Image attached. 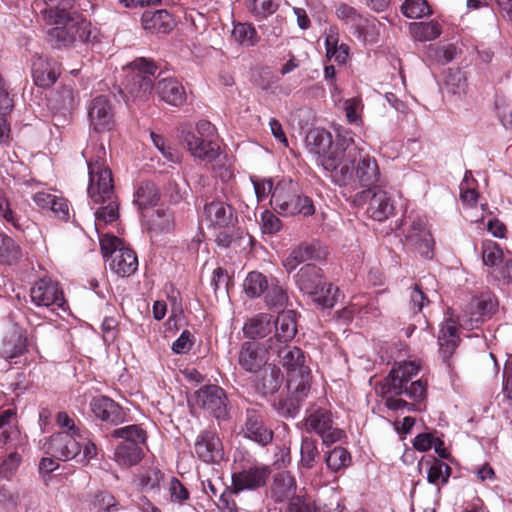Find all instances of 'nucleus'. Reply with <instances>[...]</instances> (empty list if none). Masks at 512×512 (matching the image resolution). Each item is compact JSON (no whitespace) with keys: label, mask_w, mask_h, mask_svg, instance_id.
<instances>
[{"label":"nucleus","mask_w":512,"mask_h":512,"mask_svg":"<svg viewBox=\"0 0 512 512\" xmlns=\"http://www.w3.org/2000/svg\"><path fill=\"white\" fill-rule=\"evenodd\" d=\"M382 174L377 159L359 147L354 139L344 153L341 164L331 175V182L349 191H357L353 203L363 204L372 190L381 183Z\"/></svg>","instance_id":"obj_1"},{"label":"nucleus","mask_w":512,"mask_h":512,"mask_svg":"<svg viewBox=\"0 0 512 512\" xmlns=\"http://www.w3.org/2000/svg\"><path fill=\"white\" fill-rule=\"evenodd\" d=\"M88 157L89 173L88 196L94 205L95 229L99 231L103 226L119 218V202L114 191L111 170L105 165L106 150L103 144H96L83 152Z\"/></svg>","instance_id":"obj_2"},{"label":"nucleus","mask_w":512,"mask_h":512,"mask_svg":"<svg viewBox=\"0 0 512 512\" xmlns=\"http://www.w3.org/2000/svg\"><path fill=\"white\" fill-rule=\"evenodd\" d=\"M282 364L288 396L275 399L272 407L279 416L294 419L311 391V370L306 365L305 354H284Z\"/></svg>","instance_id":"obj_3"},{"label":"nucleus","mask_w":512,"mask_h":512,"mask_svg":"<svg viewBox=\"0 0 512 512\" xmlns=\"http://www.w3.org/2000/svg\"><path fill=\"white\" fill-rule=\"evenodd\" d=\"M353 140L351 132L338 133L333 142L329 132L310 130L306 136V148L316 165L323 169L324 175L331 178L341 159Z\"/></svg>","instance_id":"obj_4"},{"label":"nucleus","mask_w":512,"mask_h":512,"mask_svg":"<svg viewBox=\"0 0 512 512\" xmlns=\"http://www.w3.org/2000/svg\"><path fill=\"white\" fill-rule=\"evenodd\" d=\"M54 27L48 31L47 39L56 49L76 48L81 44H93L99 39V30L80 14L74 13L63 17L62 21L56 19L51 23Z\"/></svg>","instance_id":"obj_5"},{"label":"nucleus","mask_w":512,"mask_h":512,"mask_svg":"<svg viewBox=\"0 0 512 512\" xmlns=\"http://www.w3.org/2000/svg\"><path fill=\"white\" fill-rule=\"evenodd\" d=\"M44 448L47 454L58 460L76 459L81 464L88 463L98 454V448L90 436L78 437L65 432L52 434Z\"/></svg>","instance_id":"obj_6"},{"label":"nucleus","mask_w":512,"mask_h":512,"mask_svg":"<svg viewBox=\"0 0 512 512\" xmlns=\"http://www.w3.org/2000/svg\"><path fill=\"white\" fill-rule=\"evenodd\" d=\"M419 370L420 365L416 361L397 362L386 378L388 392L395 395H406L415 401L424 399L427 394L426 381L421 379L412 381Z\"/></svg>","instance_id":"obj_7"},{"label":"nucleus","mask_w":512,"mask_h":512,"mask_svg":"<svg viewBox=\"0 0 512 512\" xmlns=\"http://www.w3.org/2000/svg\"><path fill=\"white\" fill-rule=\"evenodd\" d=\"M270 203L275 211L285 216H311L315 212L312 200L300 194L292 180H282L276 184Z\"/></svg>","instance_id":"obj_8"},{"label":"nucleus","mask_w":512,"mask_h":512,"mask_svg":"<svg viewBox=\"0 0 512 512\" xmlns=\"http://www.w3.org/2000/svg\"><path fill=\"white\" fill-rule=\"evenodd\" d=\"M335 15L359 41L365 44L378 41L381 23L375 17L363 14L344 2L336 5Z\"/></svg>","instance_id":"obj_9"},{"label":"nucleus","mask_w":512,"mask_h":512,"mask_svg":"<svg viewBox=\"0 0 512 512\" xmlns=\"http://www.w3.org/2000/svg\"><path fill=\"white\" fill-rule=\"evenodd\" d=\"M270 473L268 466L252 457L235 458L234 471L231 475L234 491L257 490L265 486Z\"/></svg>","instance_id":"obj_10"},{"label":"nucleus","mask_w":512,"mask_h":512,"mask_svg":"<svg viewBox=\"0 0 512 512\" xmlns=\"http://www.w3.org/2000/svg\"><path fill=\"white\" fill-rule=\"evenodd\" d=\"M304 427L307 433H315L321 438L322 444L329 447L346 438L343 429L334 423L331 410L323 407H312L306 411Z\"/></svg>","instance_id":"obj_11"},{"label":"nucleus","mask_w":512,"mask_h":512,"mask_svg":"<svg viewBox=\"0 0 512 512\" xmlns=\"http://www.w3.org/2000/svg\"><path fill=\"white\" fill-rule=\"evenodd\" d=\"M196 405L218 422L229 419L228 397L226 391L215 384H206L195 392Z\"/></svg>","instance_id":"obj_12"},{"label":"nucleus","mask_w":512,"mask_h":512,"mask_svg":"<svg viewBox=\"0 0 512 512\" xmlns=\"http://www.w3.org/2000/svg\"><path fill=\"white\" fill-rule=\"evenodd\" d=\"M499 309V301L494 293L485 291L472 298L469 314L461 319L460 326L471 330L478 328L483 322L491 319Z\"/></svg>","instance_id":"obj_13"},{"label":"nucleus","mask_w":512,"mask_h":512,"mask_svg":"<svg viewBox=\"0 0 512 512\" xmlns=\"http://www.w3.org/2000/svg\"><path fill=\"white\" fill-rule=\"evenodd\" d=\"M297 333L296 313L286 310L279 313L275 321V334L267 340L265 352H284Z\"/></svg>","instance_id":"obj_14"},{"label":"nucleus","mask_w":512,"mask_h":512,"mask_svg":"<svg viewBox=\"0 0 512 512\" xmlns=\"http://www.w3.org/2000/svg\"><path fill=\"white\" fill-rule=\"evenodd\" d=\"M30 300L36 307L61 308L65 304L62 288L50 277L36 280L30 288Z\"/></svg>","instance_id":"obj_15"},{"label":"nucleus","mask_w":512,"mask_h":512,"mask_svg":"<svg viewBox=\"0 0 512 512\" xmlns=\"http://www.w3.org/2000/svg\"><path fill=\"white\" fill-rule=\"evenodd\" d=\"M129 67L137 71L127 85L129 93L137 98L145 99L153 89L151 76L156 72L157 66L152 60L140 57L132 61Z\"/></svg>","instance_id":"obj_16"},{"label":"nucleus","mask_w":512,"mask_h":512,"mask_svg":"<svg viewBox=\"0 0 512 512\" xmlns=\"http://www.w3.org/2000/svg\"><path fill=\"white\" fill-rule=\"evenodd\" d=\"M405 244L417 251L422 257H433L434 240L427 229L426 220L420 216L411 219L409 226L404 231Z\"/></svg>","instance_id":"obj_17"},{"label":"nucleus","mask_w":512,"mask_h":512,"mask_svg":"<svg viewBox=\"0 0 512 512\" xmlns=\"http://www.w3.org/2000/svg\"><path fill=\"white\" fill-rule=\"evenodd\" d=\"M240 435L261 447L269 445L274 437L273 431L264 422L263 414L254 408L246 409Z\"/></svg>","instance_id":"obj_18"},{"label":"nucleus","mask_w":512,"mask_h":512,"mask_svg":"<svg viewBox=\"0 0 512 512\" xmlns=\"http://www.w3.org/2000/svg\"><path fill=\"white\" fill-rule=\"evenodd\" d=\"M196 457L206 464H217L224 459L223 444L215 431L203 430L195 440Z\"/></svg>","instance_id":"obj_19"},{"label":"nucleus","mask_w":512,"mask_h":512,"mask_svg":"<svg viewBox=\"0 0 512 512\" xmlns=\"http://www.w3.org/2000/svg\"><path fill=\"white\" fill-rule=\"evenodd\" d=\"M90 128L101 133L110 131L115 124L112 104L107 96L100 95L87 106Z\"/></svg>","instance_id":"obj_20"},{"label":"nucleus","mask_w":512,"mask_h":512,"mask_svg":"<svg viewBox=\"0 0 512 512\" xmlns=\"http://www.w3.org/2000/svg\"><path fill=\"white\" fill-rule=\"evenodd\" d=\"M203 215L211 227L218 229H229L234 227L238 221L235 209L221 200L206 203Z\"/></svg>","instance_id":"obj_21"},{"label":"nucleus","mask_w":512,"mask_h":512,"mask_svg":"<svg viewBox=\"0 0 512 512\" xmlns=\"http://www.w3.org/2000/svg\"><path fill=\"white\" fill-rule=\"evenodd\" d=\"M94 417L110 425H120L126 421L124 409L108 396L94 397L90 402Z\"/></svg>","instance_id":"obj_22"},{"label":"nucleus","mask_w":512,"mask_h":512,"mask_svg":"<svg viewBox=\"0 0 512 512\" xmlns=\"http://www.w3.org/2000/svg\"><path fill=\"white\" fill-rule=\"evenodd\" d=\"M61 74L60 63L50 57L36 55L32 61V77L35 84L42 88L51 87Z\"/></svg>","instance_id":"obj_23"},{"label":"nucleus","mask_w":512,"mask_h":512,"mask_svg":"<svg viewBox=\"0 0 512 512\" xmlns=\"http://www.w3.org/2000/svg\"><path fill=\"white\" fill-rule=\"evenodd\" d=\"M35 9L46 24L55 23L56 19L62 21L63 17L77 13L73 10L74 0H36Z\"/></svg>","instance_id":"obj_24"},{"label":"nucleus","mask_w":512,"mask_h":512,"mask_svg":"<svg viewBox=\"0 0 512 512\" xmlns=\"http://www.w3.org/2000/svg\"><path fill=\"white\" fill-rule=\"evenodd\" d=\"M297 482L295 477L289 471H281L273 476L270 485V497L277 503L290 502L295 499Z\"/></svg>","instance_id":"obj_25"},{"label":"nucleus","mask_w":512,"mask_h":512,"mask_svg":"<svg viewBox=\"0 0 512 512\" xmlns=\"http://www.w3.org/2000/svg\"><path fill=\"white\" fill-rule=\"evenodd\" d=\"M367 207L368 216L378 222H383L395 214V204L392 197L384 190H372Z\"/></svg>","instance_id":"obj_26"},{"label":"nucleus","mask_w":512,"mask_h":512,"mask_svg":"<svg viewBox=\"0 0 512 512\" xmlns=\"http://www.w3.org/2000/svg\"><path fill=\"white\" fill-rule=\"evenodd\" d=\"M183 141L191 155L200 160L212 162L220 154V147L216 141L195 137V133H186Z\"/></svg>","instance_id":"obj_27"},{"label":"nucleus","mask_w":512,"mask_h":512,"mask_svg":"<svg viewBox=\"0 0 512 512\" xmlns=\"http://www.w3.org/2000/svg\"><path fill=\"white\" fill-rule=\"evenodd\" d=\"M295 283L302 293L312 296L324 283L323 272L314 264H306L295 275Z\"/></svg>","instance_id":"obj_28"},{"label":"nucleus","mask_w":512,"mask_h":512,"mask_svg":"<svg viewBox=\"0 0 512 512\" xmlns=\"http://www.w3.org/2000/svg\"><path fill=\"white\" fill-rule=\"evenodd\" d=\"M33 200L40 208L50 210L59 220L68 221L70 219L69 203L64 197L38 192L34 194Z\"/></svg>","instance_id":"obj_29"},{"label":"nucleus","mask_w":512,"mask_h":512,"mask_svg":"<svg viewBox=\"0 0 512 512\" xmlns=\"http://www.w3.org/2000/svg\"><path fill=\"white\" fill-rule=\"evenodd\" d=\"M141 23L146 31L162 34L170 32L175 25L173 16L166 10L145 11Z\"/></svg>","instance_id":"obj_30"},{"label":"nucleus","mask_w":512,"mask_h":512,"mask_svg":"<svg viewBox=\"0 0 512 512\" xmlns=\"http://www.w3.org/2000/svg\"><path fill=\"white\" fill-rule=\"evenodd\" d=\"M110 270L121 277H129L138 269V258L136 253L128 247L121 251H115L113 258L109 262Z\"/></svg>","instance_id":"obj_31"},{"label":"nucleus","mask_w":512,"mask_h":512,"mask_svg":"<svg viewBox=\"0 0 512 512\" xmlns=\"http://www.w3.org/2000/svg\"><path fill=\"white\" fill-rule=\"evenodd\" d=\"M155 89L159 97L169 105L181 106L186 101L183 85L174 78L160 79Z\"/></svg>","instance_id":"obj_32"},{"label":"nucleus","mask_w":512,"mask_h":512,"mask_svg":"<svg viewBox=\"0 0 512 512\" xmlns=\"http://www.w3.org/2000/svg\"><path fill=\"white\" fill-rule=\"evenodd\" d=\"M264 302L269 310L282 312L290 305L288 290L277 278H272L264 293Z\"/></svg>","instance_id":"obj_33"},{"label":"nucleus","mask_w":512,"mask_h":512,"mask_svg":"<svg viewBox=\"0 0 512 512\" xmlns=\"http://www.w3.org/2000/svg\"><path fill=\"white\" fill-rule=\"evenodd\" d=\"M142 218L148 231L158 234L170 231L174 226L173 214L165 209H151L142 213Z\"/></svg>","instance_id":"obj_34"},{"label":"nucleus","mask_w":512,"mask_h":512,"mask_svg":"<svg viewBox=\"0 0 512 512\" xmlns=\"http://www.w3.org/2000/svg\"><path fill=\"white\" fill-rule=\"evenodd\" d=\"M261 373V378L257 383L258 391L264 397L274 395L283 384L284 377L281 369L275 363L270 362Z\"/></svg>","instance_id":"obj_35"},{"label":"nucleus","mask_w":512,"mask_h":512,"mask_svg":"<svg viewBox=\"0 0 512 512\" xmlns=\"http://www.w3.org/2000/svg\"><path fill=\"white\" fill-rule=\"evenodd\" d=\"M160 199V193L153 182H143L134 193V204L137 205L141 214L154 207Z\"/></svg>","instance_id":"obj_36"},{"label":"nucleus","mask_w":512,"mask_h":512,"mask_svg":"<svg viewBox=\"0 0 512 512\" xmlns=\"http://www.w3.org/2000/svg\"><path fill=\"white\" fill-rule=\"evenodd\" d=\"M319 258L320 254L313 245L300 244L298 247L294 248L283 260V266L288 273H291L301 263Z\"/></svg>","instance_id":"obj_37"},{"label":"nucleus","mask_w":512,"mask_h":512,"mask_svg":"<svg viewBox=\"0 0 512 512\" xmlns=\"http://www.w3.org/2000/svg\"><path fill=\"white\" fill-rule=\"evenodd\" d=\"M460 336L458 333V326L454 319L451 317L446 318L441 324L438 343L442 352H454L458 347Z\"/></svg>","instance_id":"obj_38"},{"label":"nucleus","mask_w":512,"mask_h":512,"mask_svg":"<svg viewBox=\"0 0 512 512\" xmlns=\"http://www.w3.org/2000/svg\"><path fill=\"white\" fill-rule=\"evenodd\" d=\"M409 31L413 39L419 42H429L441 35L442 27L436 20L412 22L409 24Z\"/></svg>","instance_id":"obj_39"},{"label":"nucleus","mask_w":512,"mask_h":512,"mask_svg":"<svg viewBox=\"0 0 512 512\" xmlns=\"http://www.w3.org/2000/svg\"><path fill=\"white\" fill-rule=\"evenodd\" d=\"M425 464L428 466V483L437 486V490L440 491L439 482H441L442 485L448 483L452 472L451 467L433 456H431L429 460H426Z\"/></svg>","instance_id":"obj_40"},{"label":"nucleus","mask_w":512,"mask_h":512,"mask_svg":"<svg viewBox=\"0 0 512 512\" xmlns=\"http://www.w3.org/2000/svg\"><path fill=\"white\" fill-rule=\"evenodd\" d=\"M271 320L272 316L268 313L256 314L245 322L244 335L250 339L265 337L270 332Z\"/></svg>","instance_id":"obj_41"},{"label":"nucleus","mask_w":512,"mask_h":512,"mask_svg":"<svg viewBox=\"0 0 512 512\" xmlns=\"http://www.w3.org/2000/svg\"><path fill=\"white\" fill-rule=\"evenodd\" d=\"M16 417L15 408H8L0 412V446L18 438L20 432L16 426Z\"/></svg>","instance_id":"obj_42"},{"label":"nucleus","mask_w":512,"mask_h":512,"mask_svg":"<svg viewBox=\"0 0 512 512\" xmlns=\"http://www.w3.org/2000/svg\"><path fill=\"white\" fill-rule=\"evenodd\" d=\"M320 458L318 441L311 436H303L300 445V465L306 470L314 468Z\"/></svg>","instance_id":"obj_43"},{"label":"nucleus","mask_w":512,"mask_h":512,"mask_svg":"<svg viewBox=\"0 0 512 512\" xmlns=\"http://www.w3.org/2000/svg\"><path fill=\"white\" fill-rule=\"evenodd\" d=\"M339 37L336 28L330 27L326 32L325 48L327 57L338 63H344L348 57L349 47L345 44L338 45Z\"/></svg>","instance_id":"obj_44"},{"label":"nucleus","mask_w":512,"mask_h":512,"mask_svg":"<svg viewBox=\"0 0 512 512\" xmlns=\"http://www.w3.org/2000/svg\"><path fill=\"white\" fill-rule=\"evenodd\" d=\"M141 444L142 443L121 442L115 450L117 461L125 466L138 464L143 455Z\"/></svg>","instance_id":"obj_45"},{"label":"nucleus","mask_w":512,"mask_h":512,"mask_svg":"<svg viewBox=\"0 0 512 512\" xmlns=\"http://www.w3.org/2000/svg\"><path fill=\"white\" fill-rule=\"evenodd\" d=\"M324 461L331 472H339L351 465L352 457L346 448L336 446L325 453Z\"/></svg>","instance_id":"obj_46"},{"label":"nucleus","mask_w":512,"mask_h":512,"mask_svg":"<svg viewBox=\"0 0 512 512\" xmlns=\"http://www.w3.org/2000/svg\"><path fill=\"white\" fill-rule=\"evenodd\" d=\"M269 283L264 274L252 271L247 274L243 282V289L249 298H259L265 293Z\"/></svg>","instance_id":"obj_47"},{"label":"nucleus","mask_w":512,"mask_h":512,"mask_svg":"<svg viewBox=\"0 0 512 512\" xmlns=\"http://www.w3.org/2000/svg\"><path fill=\"white\" fill-rule=\"evenodd\" d=\"M231 36L235 42L244 47L255 46L259 41L258 33L250 23H235Z\"/></svg>","instance_id":"obj_48"},{"label":"nucleus","mask_w":512,"mask_h":512,"mask_svg":"<svg viewBox=\"0 0 512 512\" xmlns=\"http://www.w3.org/2000/svg\"><path fill=\"white\" fill-rule=\"evenodd\" d=\"M317 290L318 293L311 296L313 302L321 309L333 308L339 297L338 287L324 282Z\"/></svg>","instance_id":"obj_49"},{"label":"nucleus","mask_w":512,"mask_h":512,"mask_svg":"<svg viewBox=\"0 0 512 512\" xmlns=\"http://www.w3.org/2000/svg\"><path fill=\"white\" fill-rule=\"evenodd\" d=\"M4 345L9 352H29L34 347L28 342L27 335L24 330L14 327L5 337Z\"/></svg>","instance_id":"obj_50"},{"label":"nucleus","mask_w":512,"mask_h":512,"mask_svg":"<svg viewBox=\"0 0 512 512\" xmlns=\"http://www.w3.org/2000/svg\"><path fill=\"white\" fill-rule=\"evenodd\" d=\"M22 253L20 246L10 236L0 233V262L13 264L20 259Z\"/></svg>","instance_id":"obj_51"},{"label":"nucleus","mask_w":512,"mask_h":512,"mask_svg":"<svg viewBox=\"0 0 512 512\" xmlns=\"http://www.w3.org/2000/svg\"><path fill=\"white\" fill-rule=\"evenodd\" d=\"M445 85L447 91L453 95L462 96L466 94L468 88L466 73L460 69H449Z\"/></svg>","instance_id":"obj_52"},{"label":"nucleus","mask_w":512,"mask_h":512,"mask_svg":"<svg viewBox=\"0 0 512 512\" xmlns=\"http://www.w3.org/2000/svg\"><path fill=\"white\" fill-rule=\"evenodd\" d=\"M0 219L12 225L16 230L24 232L28 228L27 221H23L10 206V202L5 194L0 191Z\"/></svg>","instance_id":"obj_53"},{"label":"nucleus","mask_w":512,"mask_h":512,"mask_svg":"<svg viewBox=\"0 0 512 512\" xmlns=\"http://www.w3.org/2000/svg\"><path fill=\"white\" fill-rule=\"evenodd\" d=\"M164 476L159 468L150 467L139 476V485L146 492H159Z\"/></svg>","instance_id":"obj_54"},{"label":"nucleus","mask_w":512,"mask_h":512,"mask_svg":"<svg viewBox=\"0 0 512 512\" xmlns=\"http://www.w3.org/2000/svg\"><path fill=\"white\" fill-rule=\"evenodd\" d=\"M111 436L117 439H123V442L145 443L146 433L136 424L127 425L114 429Z\"/></svg>","instance_id":"obj_55"},{"label":"nucleus","mask_w":512,"mask_h":512,"mask_svg":"<svg viewBox=\"0 0 512 512\" xmlns=\"http://www.w3.org/2000/svg\"><path fill=\"white\" fill-rule=\"evenodd\" d=\"M268 354H239L240 366L250 373L261 372L269 363Z\"/></svg>","instance_id":"obj_56"},{"label":"nucleus","mask_w":512,"mask_h":512,"mask_svg":"<svg viewBox=\"0 0 512 512\" xmlns=\"http://www.w3.org/2000/svg\"><path fill=\"white\" fill-rule=\"evenodd\" d=\"M401 11L410 19H419L432 14L426 0H405L401 6Z\"/></svg>","instance_id":"obj_57"},{"label":"nucleus","mask_w":512,"mask_h":512,"mask_svg":"<svg viewBox=\"0 0 512 512\" xmlns=\"http://www.w3.org/2000/svg\"><path fill=\"white\" fill-rule=\"evenodd\" d=\"M482 261L487 267H495L503 259V251L500 245L491 240H485L482 243Z\"/></svg>","instance_id":"obj_58"},{"label":"nucleus","mask_w":512,"mask_h":512,"mask_svg":"<svg viewBox=\"0 0 512 512\" xmlns=\"http://www.w3.org/2000/svg\"><path fill=\"white\" fill-rule=\"evenodd\" d=\"M56 424L60 428L59 432H65L80 437L90 436L89 431L80 427L75 423V420L65 411H60L56 415Z\"/></svg>","instance_id":"obj_59"},{"label":"nucleus","mask_w":512,"mask_h":512,"mask_svg":"<svg viewBox=\"0 0 512 512\" xmlns=\"http://www.w3.org/2000/svg\"><path fill=\"white\" fill-rule=\"evenodd\" d=\"M150 137L154 146L158 149V151L168 162H180L181 156L179 152L176 149L172 148L162 135L151 132Z\"/></svg>","instance_id":"obj_60"},{"label":"nucleus","mask_w":512,"mask_h":512,"mask_svg":"<svg viewBox=\"0 0 512 512\" xmlns=\"http://www.w3.org/2000/svg\"><path fill=\"white\" fill-rule=\"evenodd\" d=\"M430 303L426 293L423 291L421 284L415 283L409 289V308L414 313L421 312L422 309Z\"/></svg>","instance_id":"obj_61"},{"label":"nucleus","mask_w":512,"mask_h":512,"mask_svg":"<svg viewBox=\"0 0 512 512\" xmlns=\"http://www.w3.org/2000/svg\"><path fill=\"white\" fill-rule=\"evenodd\" d=\"M170 501L178 505H184L190 499V492L186 486L176 477H171L168 487Z\"/></svg>","instance_id":"obj_62"},{"label":"nucleus","mask_w":512,"mask_h":512,"mask_svg":"<svg viewBox=\"0 0 512 512\" xmlns=\"http://www.w3.org/2000/svg\"><path fill=\"white\" fill-rule=\"evenodd\" d=\"M248 9L257 19L267 18L277 10L272 0H247Z\"/></svg>","instance_id":"obj_63"},{"label":"nucleus","mask_w":512,"mask_h":512,"mask_svg":"<svg viewBox=\"0 0 512 512\" xmlns=\"http://www.w3.org/2000/svg\"><path fill=\"white\" fill-rule=\"evenodd\" d=\"M123 241L111 234H104L100 237V248L104 258H113L115 251H121L124 248Z\"/></svg>","instance_id":"obj_64"}]
</instances>
